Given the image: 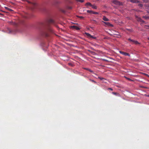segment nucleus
Segmentation results:
<instances>
[{
    "mask_svg": "<svg viewBox=\"0 0 149 149\" xmlns=\"http://www.w3.org/2000/svg\"><path fill=\"white\" fill-rule=\"evenodd\" d=\"M8 23L10 24L13 25L14 27V29L11 30L9 29H7L6 31V32L8 33H12L13 34H15L18 32V22H15L13 21H8Z\"/></svg>",
    "mask_w": 149,
    "mask_h": 149,
    "instance_id": "f257e3e1",
    "label": "nucleus"
},
{
    "mask_svg": "<svg viewBox=\"0 0 149 149\" xmlns=\"http://www.w3.org/2000/svg\"><path fill=\"white\" fill-rule=\"evenodd\" d=\"M48 32H53V30L51 28V26L49 25H47L44 30L42 31L41 34L42 35H44L46 36H49Z\"/></svg>",
    "mask_w": 149,
    "mask_h": 149,
    "instance_id": "f03ea898",
    "label": "nucleus"
},
{
    "mask_svg": "<svg viewBox=\"0 0 149 149\" xmlns=\"http://www.w3.org/2000/svg\"><path fill=\"white\" fill-rule=\"evenodd\" d=\"M113 2L114 4L117 5H122V4L121 2L116 0H114L113 1Z\"/></svg>",
    "mask_w": 149,
    "mask_h": 149,
    "instance_id": "7ed1b4c3",
    "label": "nucleus"
},
{
    "mask_svg": "<svg viewBox=\"0 0 149 149\" xmlns=\"http://www.w3.org/2000/svg\"><path fill=\"white\" fill-rule=\"evenodd\" d=\"M85 34L88 36V38H92L94 39H95L96 38V37H94L93 36L88 33H85Z\"/></svg>",
    "mask_w": 149,
    "mask_h": 149,
    "instance_id": "20e7f679",
    "label": "nucleus"
},
{
    "mask_svg": "<svg viewBox=\"0 0 149 149\" xmlns=\"http://www.w3.org/2000/svg\"><path fill=\"white\" fill-rule=\"evenodd\" d=\"M26 0L27 2H28V3H31V5L32 6V8H34V7L36 5V3H33V2H31L30 1H28V0Z\"/></svg>",
    "mask_w": 149,
    "mask_h": 149,
    "instance_id": "39448f33",
    "label": "nucleus"
},
{
    "mask_svg": "<svg viewBox=\"0 0 149 149\" xmlns=\"http://www.w3.org/2000/svg\"><path fill=\"white\" fill-rule=\"evenodd\" d=\"M120 53H121L125 56H130V55L128 53H127L126 52H125L121 51H120Z\"/></svg>",
    "mask_w": 149,
    "mask_h": 149,
    "instance_id": "423d86ee",
    "label": "nucleus"
},
{
    "mask_svg": "<svg viewBox=\"0 0 149 149\" xmlns=\"http://www.w3.org/2000/svg\"><path fill=\"white\" fill-rule=\"evenodd\" d=\"M71 27L73 29H75L77 30H79L80 29L79 27L74 26H72Z\"/></svg>",
    "mask_w": 149,
    "mask_h": 149,
    "instance_id": "0eeeda50",
    "label": "nucleus"
},
{
    "mask_svg": "<svg viewBox=\"0 0 149 149\" xmlns=\"http://www.w3.org/2000/svg\"><path fill=\"white\" fill-rule=\"evenodd\" d=\"M106 24L110 26H113V25L109 22H103Z\"/></svg>",
    "mask_w": 149,
    "mask_h": 149,
    "instance_id": "6e6552de",
    "label": "nucleus"
},
{
    "mask_svg": "<svg viewBox=\"0 0 149 149\" xmlns=\"http://www.w3.org/2000/svg\"><path fill=\"white\" fill-rule=\"evenodd\" d=\"M130 1L133 3H138L139 2V1L137 0H130Z\"/></svg>",
    "mask_w": 149,
    "mask_h": 149,
    "instance_id": "1a4fd4ad",
    "label": "nucleus"
},
{
    "mask_svg": "<svg viewBox=\"0 0 149 149\" xmlns=\"http://www.w3.org/2000/svg\"><path fill=\"white\" fill-rule=\"evenodd\" d=\"M103 19L105 21H107L109 20V19L105 16H104L103 17Z\"/></svg>",
    "mask_w": 149,
    "mask_h": 149,
    "instance_id": "9d476101",
    "label": "nucleus"
},
{
    "mask_svg": "<svg viewBox=\"0 0 149 149\" xmlns=\"http://www.w3.org/2000/svg\"><path fill=\"white\" fill-rule=\"evenodd\" d=\"M138 20L140 22H143V23H144L145 22L142 19H141L140 18H138Z\"/></svg>",
    "mask_w": 149,
    "mask_h": 149,
    "instance_id": "9b49d317",
    "label": "nucleus"
},
{
    "mask_svg": "<svg viewBox=\"0 0 149 149\" xmlns=\"http://www.w3.org/2000/svg\"><path fill=\"white\" fill-rule=\"evenodd\" d=\"M142 17L146 19H149V16H143Z\"/></svg>",
    "mask_w": 149,
    "mask_h": 149,
    "instance_id": "f8f14e48",
    "label": "nucleus"
},
{
    "mask_svg": "<svg viewBox=\"0 0 149 149\" xmlns=\"http://www.w3.org/2000/svg\"><path fill=\"white\" fill-rule=\"evenodd\" d=\"M134 44H139L140 43L137 41L133 40V42Z\"/></svg>",
    "mask_w": 149,
    "mask_h": 149,
    "instance_id": "ddd939ff",
    "label": "nucleus"
},
{
    "mask_svg": "<svg viewBox=\"0 0 149 149\" xmlns=\"http://www.w3.org/2000/svg\"><path fill=\"white\" fill-rule=\"evenodd\" d=\"M49 22L50 23H54V21L52 19H50L49 20Z\"/></svg>",
    "mask_w": 149,
    "mask_h": 149,
    "instance_id": "4468645a",
    "label": "nucleus"
},
{
    "mask_svg": "<svg viewBox=\"0 0 149 149\" xmlns=\"http://www.w3.org/2000/svg\"><path fill=\"white\" fill-rule=\"evenodd\" d=\"M86 5H89L91 6L92 4L91 3L88 2L86 3Z\"/></svg>",
    "mask_w": 149,
    "mask_h": 149,
    "instance_id": "2eb2a0df",
    "label": "nucleus"
},
{
    "mask_svg": "<svg viewBox=\"0 0 149 149\" xmlns=\"http://www.w3.org/2000/svg\"><path fill=\"white\" fill-rule=\"evenodd\" d=\"M77 1H79L81 3L84 2V0H75Z\"/></svg>",
    "mask_w": 149,
    "mask_h": 149,
    "instance_id": "dca6fc26",
    "label": "nucleus"
},
{
    "mask_svg": "<svg viewBox=\"0 0 149 149\" xmlns=\"http://www.w3.org/2000/svg\"><path fill=\"white\" fill-rule=\"evenodd\" d=\"M91 6L93 8L96 9L97 8V7L95 6L91 5Z\"/></svg>",
    "mask_w": 149,
    "mask_h": 149,
    "instance_id": "f3484780",
    "label": "nucleus"
},
{
    "mask_svg": "<svg viewBox=\"0 0 149 149\" xmlns=\"http://www.w3.org/2000/svg\"><path fill=\"white\" fill-rule=\"evenodd\" d=\"M87 12L88 13H93V12L91 10H88Z\"/></svg>",
    "mask_w": 149,
    "mask_h": 149,
    "instance_id": "a211bd4d",
    "label": "nucleus"
},
{
    "mask_svg": "<svg viewBox=\"0 0 149 149\" xmlns=\"http://www.w3.org/2000/svg\"><path fill=\"white\" fill-rule=\"evenodd\" d=\"M138 6L140 7H142L143 6V5L142 4L139 3L138 4Z\"/></svg>",
    "mask_w": 149,
    "mask_h": 149,
    "instance_id": "6ab92c4d",
    "label": "nucleus"
},
{
    "mask_svg": "<svg viewBox=\"0 0 149 149\" xmlns=\"http://www.w3.org/2000/svg\"><path fill=\"white\" fill-rule=\"evenodd\" d=\"M93 13L95 14H98V13L97 12H93Z\"/></svg>",
    "mask_w": 149,
    "mask_h": 149,
    "instance_id": "aec40b11",
    "label": "nucleus"
},
{
    "mask_svg": "<svg viewBox=\"0 0 149 149\" xmlns=\"http://www.w3.org/2000/svg\"><path fill=\"white\" fill-rule=\"evenodd\" d=\"M90 80L91 81H92V82H94V83H96V82L95 81H94V80H91V79H90Z\"/></svg>",
    "mask_w": 149,
    "mask_h": 149,
    "instance_id": "412c9836",
    "label": "nucleus"
},
{
    "mask_svg": "<svg viewBox=\"0 0 149 149\" xmlns=\"http://www.w3.org/2000/svg\"><path fill=\"white\" fill-rule=\"evenodd\" d=\"M61 11L62 12V13H65V10H61Z\"/></svg>",
    "mask_w": 149,
    "mask_h": 149,
    "instance_id": "4be33fe9",
    "label": "nucleus"
},
{
    "mask_svg": "<svg viewBox=\"0 0 149 149\" xmlns=\"http://www.w3.org/2000/svg\"><path fill=\"white\" fill-rule=\"evenodd\" d=\"M128 40H130V41H131V42H133V40H132L130 38L128 39Z\"/></svg>",
    "mask_w": 149,
    "mask_h": 149,
    "instance_id": "5701e85b",
    "label": "nucleus"
},
{
    "mask_svg": "<svg viewBox=\"0 0 149 149\" xmlns=\"http://www.w3.org/2000/svg\"><path fill=\"white\" fill-rule=\"evenodd\" d=\"M6 8H7V9L9 10H10V11H12V10L9 8H7L6 7Z\"/></svg>",
    "mask_w": 149,
    "mask_h": 149,
    "instance_id": "b1692460",
    "label": "nucleus"
},
{
    "mask_svg": "<svg viewBox=\"0 0 149 149\" xmlns=\"http://www.w3.org/2000/svg\"><path fill=\"white\" fill-rule=\"evenodd\" d=\"M98 78L100 79L101 80H102V79H104L103 78H101L100 77H98Z\"/></svg>",
    "mask_w": 149,
    "mask_h": 149,
    "instance_id": "393cba45",
    "label": "nucleus"
},
{
    "mask_svg": "<svg viewBox=\"0 0 149 149\" xmlns=\"http://www.w3.org/2000/svg\"><path fill=\"white\" fill-rule=\"evenodd\" d=\"M108 89L109 90H110L111 91H113V89L112 88H108Z\"/></svg>",
    "mask_w": 149,
    "mask_h": 149,
    "instance_id": "a878e982",
    "label": "nucleus"
},
{
    "mask_svg": "<svg viewBox=\"0 0 149 149\" xmlns=\"http://www.w3.org/2000/svg\"><path fill=\"white\" fill-rule=\"evenodd\" d=\"M68 8L69 9H71L72 8V7H68Z\"/></svg>",
    "mask_w": 149,
    "mask_h": 149,
    "instance_id": "bb28decb",
    "label": "nucleus"
},
{
    "mask_svg": "<svg viewBox=\"0 0 149 149\" xmlns=\"http://www.w3.org/2000/svg\"><path fill=\"white\" fill-rule=\"evenodd\" d=\"M68 64L70 65V66H72V64L71 63H68Z\"/></svg>",
    "mask_w": 149,
    "mask_h": 149,
    "instance_id": "cd10ccee",
    "label": "nucleus"
},
{
    "mask_svg": "<svg viewBox=\"0 0 149 149\" xmlns=\"http://www.w3.org/2000/svg\"><path fill=\"white\" fill-rule=\"evenodd\" d=\"M112 93L114 95H116V94H117V93L116 92H113Z\"/></svg>",
    "mask_w": 149,
    "mask_h": 149,
    "instance_id": "c85d7f7f",
    "label": "nucleus"
},
{
    "mask_svg": "<svg viewBox=\"0 0 149 149\" xmlns=\"http://www.w3.org/2000/svg\"><path fill=\"white\" fill-rule=\"evenodd\" d=\"M125 78L127 79L128 80H132L131 79H130V78H127V77H125Z\"/></svg>",
    "mask_w": 149,
    "mask_h": 149,
    "instance_id": "c756f323",
    "label": "nucleus"
},
{
    "mask_svg": "<svg viewBox=\"0 0 149 149\" xmlns=\"http://www.w3.org/2000/svg\"><path fill=\"white\" fill-rule=\"evenodd\" d=\"M89 71L90 72H93V71L91 70H90V69H89Z\"/></svg>",
    "mask_w": 149,
    "mask_h": 149,
    "instance_id": "7c9ffc66",
    "label": "nucleus"
},
{
    "mask_svg": "<svg viewBox=\"0 0 149 149\" xmlns=\"http://www.w3.org/2000/svg\"><path fill=\"white\" fill-rule=\"evenodd\" d=\"M79 17L81 19H83L84 18L82 16H80V17Z\"/></svg>",
    "mask_w": 149,
    "mask_h": 149,
    "instance_id": "2f4dec72",
    "label": "nucleus"
},
{
    "mask_svg": "<svg viewBox=\"0 0 149 149\" xmlns=\"http://www.w3.org/2000/svg\"><path fill=\"white\" fill-rule=\"evenodd\" d=\"M85 69L87 70H89V69L88 68H85Z\"/></svg>",
    "mask_w": 149,
    "mask_h": 149,
    "instance_id": "473e14b6",
    "label": "nucleus"
},
{
    "mask_svg": "<svg viewBox=\"0 0 149 149\" xmlns=\"http://www.w3.org/2000/svg\"><path fill=\"white\" fill-rule=\"evenodd\" d=\"M144 75H146L147 76H148V77H149V76H148V74H146L145 73H144Z\"/></svg>",
    "mask_w": 149,
    "mask_h": 149,
    "instance_id": "72a5a7b5",
    "label": "nucleus"
},
{
    "mask_svg": "<svg viewBox=\"0 0 149 149\" xmlns=\"http://www.w3.org/2000/svg\"><path fill=\"white\" fill-rule=\"evenodd\" d=\"M0 15H3V14H1L0 13Z\"/></svg>",
    "mask_w": 149,
    "mask_h": 149,
    "instance_id": "f704fd0d",
    "label": "nucleus"
},
{
    "mask_svg": "<svg viewBox=\"0 0 149 149\" xmlns=\"http://www.w3.org/2000/svg\"><path fill=\"white\" fill-rule=\"evenodd\" d=\"M148 13H149V11H148Z\"/></svg>",
    "mask_w": 149,
    "mask_h": 149,
    "instance_id": "c9c22d12",
    "label": "nucleus"
},
{
    "mask_svg": "<svg viewBox=\"0 0 149 149\" xmlns=\"http://www.w3.org/2000/svg\"><path fill=\"white\" fill-rule=\"evenodd\" d=\"M148 40H149V38H148Z\"/></svg>",
    "mask_w": 149,
    "mask_h": 149,
    "instance_id": "e433bc0d",
    "label": "nucleus"
}]
</instances>
